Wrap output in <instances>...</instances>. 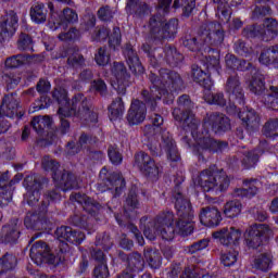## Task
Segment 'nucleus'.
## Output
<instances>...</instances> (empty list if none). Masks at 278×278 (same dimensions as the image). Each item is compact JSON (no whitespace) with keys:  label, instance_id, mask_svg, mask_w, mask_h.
<instances>
[{"label":"nucleus","instance_id":"obj_1","mask_svg":"<svg viewBox=\"0 0 278 278\" xmlns=\"http://www.w3.org/2000/svg\"><path fill=\"white\" fill-rule=\"evenodd\" d=\"M225 90L229 97V105L227 106V113L232 116H237L242 121L248 131H257L260 129L261 117L255 110L245 108L240 111V108H244L247 103V97L244 96V88L240 81V76L236 73L227 78Z\"/></svg>","mask_w":278,"mask_h":278},{"label":"nucleus","instance_id":"obj_2","mask_svg":"<svg viewBox=\"0 0 278 278\" xmlns=\"http://www.w3.org/2000/svg\"><path fill=\"white\" fill-rule=\"evenodd\" d=\"M52 97L60 105L58 111L60 116H64V118L76 116L86 123H97L99 115L94 112L90 99L83 93H76L72 103L68 101V92L63 88L54 89Z\"/></svg>","mask_w":278,"mask_h":278},{"label":"nucleus","instance_id":"obj_3","mask_svg":"<svg viewBox=\"0 0 278 278\" xmlns=\"http://www.w3.org/2000/svg\"><path fill=\"white\" fill-rule=\"evenodd\" d=\"M170 5L173 0H157V13L168 14L170 12ZM154 15L150 18V35L153 40H170L177 36V29L179 28V21L172 18L168 22L164 16Z\"/></svg>","mask_w":278,"mask_h":278},{"label":"nucleus","instance_id":"obj_4","mask_svg":"<svg viewBox=\"0 0 278 278\" xmlns=\"http://www.w3.org/2000/svg\"><path fill=\"white\" fill-rule=\"evenodd\" d=\"M148 79L154 88H157L165 94H168V92H176V90H181V88H184V79H181V75L168 68H161L159 71V76L151 72Z\"/></svg>","mask_w":278,"mask_h":278},{"label":"nucleus","instance_id":"obj_5","mask_svg":"<svg viewBox=\"0 0 278 278\" xmlns=\"http://www.w3.org/2000/svg\"><path fill=\"white\" fill-rule=\"evenodd\" d=\"M198 182L204 192H212V190H227L229 188V177L225 170H218L216 166H211L199 174Z\"/></svg>","mask_w":278,"mask_h":278},{"label":"nucleus","instance_id":"obj_6","mask_svg":"<svg viewBox=\"0 0 278 278\" xmlns=\"http://www.w3.org/2000/svg\"><path fill=\"white\" fill-rule=\"evenodd\" d=\"M227 150H229L227 141L216 140L207 131L198 135L193 147L194 155H198L202 162H205V153H225Z\"/></svg>","mask_w":278,"mask_h":278},{"label":"nucleus","instance_id":"obj_7","mask_svg":"<svg viewBox=\"0 0 278 278\" xmlns=\"http://www.w3.org/2000/svg\"><path fill=\"white\" fill-rule=\"evenodd\" d=\"M199 40L208 47L218 49L225 42V29L216 22H206L199 28Z\"/></svg>","mask_w":278,"mask_h":278},{"label":"nucleus","instance_id":"obj_8","mask_svg":"<svg viewBox=\"0 0 278 278\" xmlns=\"http://www.w3.org/2000/svg\"><path fill=\"white\" fill-rule=\"evenodd\" d=\"M98 188L100 192L114 190L113 197H121V192L125 189V178L121 174H110L108 167H103L99 174Z\"/></svg>","mask_w":278,"mask_h":278},{"label":"nucleus","instance_id":"obj_9","mask_svg":"<svg viewBox=\"0 0 278 278\" xmlns=\"http://www.w3.org/2000/svg\"><path fill=\"white\" fill-rule=\"evenodd\" d=\"M181 181H184L181 177L178 181L175 180V187L173 190L177 217L194 218V210H192V203L190 202V199H188V197H186L181 191Z\"/></svg>","mask_w":278,"mask_h":278},{"label":"nucleus","instance_id":"obj_10","mask_svg":"<svg viewBox=\"0 0 278 278\" xmlns=\"http://www.w3.org/2000/svg\"><path fill=\"white\" fill-rule=\"evenodd\" d=\"M204 127H210L213 134L218 136L227 134L231 129V122L227 115L219 112L207 113L203 118Z\"/></svg>","mask_w":278,"mask_h":278},{"label":"nucleus","instance_id":"obj_11","mask_svg":"<svg viewBox=\"0 0 278 278\" xmlns=\"http://www.w3.org/2000/svg\"><path fill=\"white\" fill-rule=\"evenodd\" d=\"M270 233V228L266 224H256L250 227L244 235V242L248 249L257 250L264 244V236Z\"/></svg>","mask_w":278,"mask_h":278},{"label":"nucleus","instance_id":"obj_12","mask_svg":"<svg viewBox=\"0 0 278 278\" xmlns=\"http://www.w3.org/2000/svg\"><path fill=\"white\" fill-rule=\"evenodd\" d=\"M23 184L27 190L25 194L26 202L28 205H35L40 201V190H42L45 178L39 175H29L25 177Z\"/></svg>","mask_w":278,"mask_h":278},{"label":"nucleus","instance_id":"obj_13","mask_svg":"<svg viewBox=\"0 0 278 278\" xmlns=\"http://www.w3.org/2000/svg\"><path fill=\"white\" fill-rule=\"evenodd\" d=\"M111 73L116 79L113 88L116 90L117 94L125 97V94H127V88H129L131 84V76L127 72V67L121 62H114Z\"/></svg>","mask_w":278,"mask_h":278},{"label":"nucleus","instance_id":"obj_14","mask_svg":"<svg viewBox=\"0 0 278 278\" xmlns=\"http://www.w3.org/2000/svg\"><path fill=\"white\" fill-rule=\"evenodd\" d=\"M134 166H137L142 175L150 177L151 179H155L160 175V168L147 152L140 151L135 154Z\"/></svg>","mask_w":278,"mask_h":278},{"label":"nucleus","instance_id":"obj_15","mask_svg":"<svg viewBox=\"0 0 278 278\" xmlns=\"http://www.w3.org/2000/svg\"><path fill=\"white\" fill-rule=\"evenodd\" d=\"M72 203H78L81 205L83 210L90 214V216H97L101 210H103V205L97 200L86 195V193H72L70 197Z\"/></svg>","mask_w":278,"mask_h":278},{"label":"nucleus","instance_id":"obj_16","mask_svg":"<svg viewBox=\"0 0 278 278\" xmlns=\"http://www.w3.org/2000/svg\"><path fill=\"white\" fill-rule=\"evenodd\" d=\"M30 260L37 266H42L49 262H53V254L49 252V245L45 241H37L30 248Z\"/></svg>","mask_w":278,"mask_h":278},{"label":"nucleus","instance_id":"obj_17","mask_svg":"<svg viewBox=\"0 0 278 278\" xmlns=\"http://www.w3.org/2000/svg\"><path fill=\"white\" fill-rule=\"evenodd\" d=\"M20 108L21 102L18 101V98H16V94H7L0 105V115L7 116L8 118H21L23 114H21Z\"/></svg>","mask_w":278,"mask_h":278},{"label":"nucleus","instance_id":"obj_18","mask_svg":"<svg viewBox=\"0 0 278 278\" xmlns=\"http://www.w3.org/2000/svg\"><path fill=\"white\" fill-rule=\"evenodd\" d=\"M213 238L218 240L224 247H231L232 244H238V242H240L242 230L236 227L222 228L213 232Z\"/></svg>","mask_w":278,"mask_h":278},{"label":"nucleus","instance_id":"obj_19","mask_svg":"<svg viewBox=\"0 0 278 278\" xmlns=\"http://www.w3.org/2000/svg\"><path fill=\"white\" fill-rule=\"evenodd\" d=\"M129 125H140L147 118V104L140 100H132L127 113Z\"/></svg>","mask_w":278,"mask_h":278},{"label":"nucleus","instance_id":"obj_20","mask_svg":"<svg viewBox=\"0 0 278 278\" xmlns=\"http://www.w3.org/2000/svg\"><path fill=\"white\" fill-rule=\"evenodd\" d=\"M264 147H266V142L261 143L257 149L252 151L239 150L238 157L241 159L242 166L244 168H253L260 162V157L264 155Z\"/></svg>","mask_w":278,"mask_h":278},{"label":"nucleus","instance_id":"obj_21","mask_svg":"<svg viewBox=\"0 0 278 278\" xmlns=\"http://www.w3.org/2000/svg\"><path fill=\"white\" fill-rule=\"evenodd\" d=\"M58 240H66L71 244L79 245L86 240V235L79 230H75L68 226H61L55 230Z\"/></svg>","mask_w":278,"mask_h":278},{"label":"nucleus","instance_id":"obj_22","mask_svg":"<svg viewBox=\"0 0 278 278\" xmlns=\"http://www.w3.org/2000/svg\"><path fill=\"white\" fill-rule=\"evenodd\" d=\"M251 78L247 81L248 90L255 94L256 97H262L266 92V78L263 76L262 72L251 68Z\"/></svg>","mask_w":278,"mask_h":278},{"label":"nucleus","instance_id":"obj_23","mask_svg":"<svg viewBox=\"0 0 278 278\" xmlns=\"http://www.w3.org/2000/svg\"><path fill=\"white\" fill-rule=\"evenodd\" d=\"M123 53L131 73L135 75H142V73H144V67L142 66V63H140V58H138V53L134 50V46H131V43H126Z\"/></svg>","mask_w":278,"mask_h":278},{"label":"nucleus","instance_id":"obj_24","mask_svg":"<svg viewBox=\"0 0 278 278\" xmlns=\"http://www.w3.org/2000/svg\"><path fill=\"white\" fill-rule=\"evenodd\" d=\"M166 218L167 223H170L172 215H162L159 214L154 219L147 223L143 228V235L148 240H155L160 236V228L162 227V220Z\"/></svg>","mask_w":278,"mask_h":278},{"label":"nucleus","instance_id":"obj_25","mask_svg":"<svg viewBox=\"0 0 278 278\" xmlns=\"http://www.w3.org/2000/svg\"><path fill=\"white\" fill-rule=\"evenodd\" d=\"M220 220H223V217L216 207L207 206L201 208L200 223L205 227H218Z\"/></svg>","mask_w":278,"mask_h":278},{"label":"nucleus","instance_id":"obj_26","mask_svg":"<svg viewBox=\"0 0 278 278\" xmlns=\"http://www.w3.org/2000/svg\"><path fill=\"white\" fill-rule=\"evenodd\" d=\"M162 94H165L159 88H155L153 84L150 86V90L143 89L141 91V98L144 101V105H149L151 112L157 110V102L162 99Z\"/></svg>","mask_w":278,"mask_h":278},{"label":"nucleus","instance_id":"obj_27","mask_svg":"<svg viewBox=\"0 0 278 278\" xmlns=\"http://www.w3.org/2000/svg\"><path fill=\"white\" fill-rule=\"evenodd\" d=\"M168 214L172 215V219L169 222L166 218L161 219V227H159V236L163 240H173L175 238V227L173 226L175 214L168 211L161 213V216H168Z\"/></svg>","mask_w":278,"mask_h":278},{"label":"nucleus","instance_id":"obj_28","mask_svg":"<svg viewBox=\"0 0 278 278\" xmlns=\"http://www.w3.org/2000/svg\"><path fill=\"white\" fill-rule=\"evenodd\" d=\"M178 108L174 109L173 116L175 121H181L184 118V114L192 112L194 108V103L190 100V96L182 94L178 98Z\"/></svg>","mask_w":278,"mask_h":278},{"label":"nucleus","instance_id":"obj_29","mask_svg":"<svg viewBox=\"0 0 278 278\" xmlns=\"http://www.w3.org/2000/svg\"><path fill=\"white\" fill-rule=\"evenodd\" d=\"M152 113L150 114V121L152 125H146L143 127V135L144 136H155L162 131V126L164 125V117L160 115L156 111H151Z\"/></svg>","mask_w":278,"mask_h":278},{"label":"nucleus","instance_id":"obj_30","mask_svg":"<svg viewBox=\"0 0 278 278\" xmlns=\"http://www.w3.org/2000/svg\"><path fill=\"white\" fill-rule=\"evenodd\" d=\"M278 36V23L277 20L267 17L263 22L262 26V40L270 42Z\"/></svg>","mask_w":278,"mask_h":278},{"label":"nucleus","instance_id":"obj_31","mask_svg":"<svg viewBox=\"0 0 278 278\" xmlns=\"http://www.w3.org/2000/svg\"><path fill=\"white\" fill-rule=\"evenodd\" d=\"M18 236H21V231L18 230V225L11 224L2 227L0 233V242L2 244H14L16 240H18Z\"/></svg>","mask_w":278,"mask_h":278},{"label":"nucleus","instance_id":"obj_32","mask_svg":"<svg viewBox=\"0 0 278 278\" xmlns=\"http://www.w3.org/2000/svg\"><path fill=\"white\" fill-rule=\"evenodd\" d=\"M79 21V16L77 15V12L71 8H65L63 10V16L56 18V22H53V31L58 29L59 27H63V29H66L68 27V24L77 23Z\"/></svg>","mask_w":278,"mask_h":278},{"label":"nucleus","instance_id":"obj_33","mask_svg":"<svg viewBox=\"0 0 278 278\" xmlns=\"http://www.w3.org/2000/svg\"><path fill=\"white\" fill-rule=\"evenodd\" d=\"M191 77L195 84H199V86H202L205 90H210L214 83H212V79L207 77V73H205L201 66L193 64L191 65Z\"/></svg>","mask_w":278,"mask_h":278},{"label":"nucleus","instance_id":"obj_34","mask_svg":"<svg viewBox=\"0 0 278 278\" xmlns=\"http://www.w3.org/2000/svg\"><path fill=\"white\" fill-rule=\"evenodd\" d=\"M59 186L61 190H63V192H66L67 190H75V188H79V184L77 182V176H75V174L71 172H61L59 178Z\"/></svg>","mask_w":278,"mask_h":278},{"label":"nucleus","instance_id":"obj_35","mask_svg":"<svg viewBox=\"0 0 278 278\" xmlns=\"http://www.w3.org/2000/svg\"><path fill=\"white\" fill-rule=\"evenodd\" d=\"M225 62L227 68L230 71H251L253 68V64L245 60H239L233 54H226Z\"/></svg>","mask_w":278,"mask_h":278},{"label":"nucleus","instance_id":"obj_36","mask_svg":"<svg viewBox=\"0 0 278 278\" xmlns=\"http://www.w3.org/2000/svg\"><path fill=\"white\" fill-rule=\"evenodd\" d=\"M163 51L165 53V62H167L169 66H179V64L184 62V54L177 51L175 46L165 45Z\"/></svg>","mask_w":278,"mask_h":278},{"label":"nucleus","instance_id":"obj_37","mask_svg":"<svg viewBox=\"0 0 278 278\" xmlns=\"http://www.w3.org/2000/svg\"><path fill=\"white\" fill-rule=\"evenodd\" d=\"M257 179H244L243 180V186L244 188L242 189H237L235 191L236 197H247L248 199H251L253 197H255V194H257Z\"/></svg>","mask_w":278,"mask_h":278},{"label":"nucleus","instance_id":"obj_38","mask_svg":"<svg viewBox=\"0 0 278 278\" xmlns=\"http://www.w3.org/2000/svg\"><path fill=\"white\" fill-rule=\"evenodd\" d=\"M127 14L135 16H144L149 12V4L143 0H128L126 4Z\"/></svg>","mask_w":278,"mask_h":278},{"label":"nucleus","instance_id":"obj_39","mask_svg":"<svg viewBox=\"0 0 278 278\" xmlns=\"http://www.w3.org/2000/svg\"><path fill=\"white\" fill-rule=\"evenodd\" d=\"M213 3L215 5L216 16L223 23H229L231 18V7H229L227 0H213Z\"/></svg>","mask_w":278,"mask_h":278},{"label":"nucleus","instance_id":"obj_40","mask_svg":"<svg viewBox=\"0 0 278 278\" xmlns=\"http://www.w3.org/2000/svg\"><path fill=\"white\" fill-rule=\"evenodd\" d=\"M176 121H178V123H181L182 129H185V131H197L199 129V126L201 125V121L197 118L192 111L189 113H182L181 119Z\"/></svg>","mask_w":278,"mask_h":278},{"label":"nucleus","instance_id":"obj_41","mask_svg":"<svg viewBox=\"0 0 278 278\" xmlns=\"http://www.w3.org/2000/svg\"><path fill=\"white\" fill-rule=\"evenodd\" d=\"M62 199V194H60V188H54L46 191L43 193V200L41 202V206L39 207V214H47V207L55 201H60Z\"/></svg>","mask_w":278,"mask_h":278},{"label":"nucleus","instance_id":"obj_42","mask_svg":"<svg viewBox=\"0 0 278 278\" xmlns=\"http://www.w3.org/2000/svg\"><path fill=\"white\" fill-rule=\"evenodd\" d=\"M130 273H140L144 269V258L139 252L128 254L127 267Z\"/></svg>","mask_w":278,"mask_h":278},{"label":"nucleus","instance_id":"obj_43","mask_svg":"<svg viewBox=\"0 0 278 278\" xmlns=\"http://www.w3.org/2000/svg\"><path fill=\"white\" fill-rule=\"evenodd\" d=\"M125 113V102L123 98H115L109 106V118L110 121H118Z\"/></svg>","mask_w":278,"mask_h":278},{"label":"nucleus","instance_id":"obj_44","mask_svg":"<svg viewBox=\"0 0 278 278\" xmlns=\"http://www.w3.org/2000/svg\"><path fill=\"white\" fill-rule=\"evenodd\" d=\"M254 268L266 273L273 268V255L270 253H262L254 258Z\"/></svg>","mask_w":278,"mask_h":278},{"label":"nucleus","instance_id":"obj_45","mask_svg":"<svg viewBox=\"0 0 278 278\" xmlns=\"http://www.w3.org/2000/svg\"><path fill=\"white\" fill-rule=\"evenodd\" d=\"M143 257L150 268L157 269L162 266V254L155 249L148 248L143 252Z\"/></svg>","mask_w":278,"mask_h":278},{"label":"nucleus","instance_id":"obj_46","mask_svg":"<svg viewBox=\"0 0 278 278\" xmlns=\"http://www.w3.org/2000/svg\"><path fill=\"white\" fill-rule=\"evenodd\" d=\"M30 18L37 24L47 22V8L45 3L37 2L30 8Z\"/></svg>","mask_w":278,"mask_h":278},{"label":"nucleus","instance_id":"obj_47","mask_svg":"<svg viewBox=\"0 0 278 278\" xmlns=\"http://www.w3.org/2000/svg\"><path fill=\"white\" fill-rule=\"evenodd\" d=\"M17 264L18 260L14 254L5 253L0 258V275H3V273H9V270H14Z\"/></svg>","mask_w":278,"mask_h":278},{"label":"nucleus","instance_id":"obj_48","mask_svg":"<svg viewBox=\"0 0 278 278\" xmlns=\"http://www.w3.org/2000/svg\"><path fill=\"white\" fill-rule=\"evenodd\" d=\"M42 168L52 173V179L54 181L60 180V163L49 156H45L41 162Z\"/></svg>","mask_w":278,"mask_h":278},{"label":"nucleus","instance_id":"obj_49","mask_svg":"<svg viewBox=\"0 0 278 278\" xmlns=\"http://www.w3.org/2000/svg\"><path fill=\"white\" fill-rule=\"evenodd\" d=\"M30 125L33 129L36 131V134L42 136V134H45V129H49V127H51V117L36 116L30 122Z\"/></svg>","mask_w":278,"mask_h":278},{"label":"nucleus","instance_id":"obj_50","mask_svg":"<svg viewBox=\"0 0 278 278\" xmlns=\"http://www.w3.org/2000/svg\"><path fill=\"white\" fill-rule=\"evenodd\" d=\"M194 217L178 218L176 229L180 236H190L194 231L192 220Z\"/></svg>","mask_w":278,"mask_h":278},{"label":"nucleus","instance_id":"obj_51","mask_svg":"<svg viewBox=\"0 0 278 278\" xmlns=\"http://www.w3.org/2000/svg\"><path fill=\"white\" fill-rule=\"evenodd\" d=\"M241 212L242 203L240 200H231L224 206V214L227 216V218H236V216H240Z\"/></svg>","mask_w":278,"mask_h":278},{"label":"nucleus","instance_id":"obj_52","mask_svg":"<svg viewBox=\"0 0 278 278\" xmlns=\"http://www.w3.org/2000/svg\"><path fill=\"white\" fill-rule=\"evenodd\" d=\"M266 16H273V9L270 5L254 4L251 13L252 21H264Z\"/></svg>","mask_w":278,"mask_h":278},{"label":"nucleus","instance_id":"obj_53","mask_svg":"<svg viewBox=\"0 0 278 278\" xmlns=\"http://www.w3.org/2000/svg\"><path fill=\"white\" fill-rule=\"evenodd\" d=\"M18 24H5L0 22V45H3L5 40H10L16 34Z\"/></svg>","mask_w":278,"mask_h":278},{"label":"nucleus","instance_id":"obj_54","mask_svg":"<svg viewBox=\"0 0 278 278\" xmlns=\"http://www.w3.org/2000/svg\"><path fill=\"white\" fill-rule=\"evenodd\" d=\"M182 45L186 47V49H189V51H199L201 49V46L204 45L201 40H199V30H198V36H192L190 34L185 35L182 37Z\"/></svg>","mask_w":278,"mask_h":278},{"label":"nucleus","instance_id":"obj_55","mask_svg":"<svg viewBox=\"0 0 278 278\" xmlns=\"http://www.w3.org/2000/svg\"><path fill=\"white\" fill-rule=\"evenodd\" d=\"M125 210H138L140 207V201H138V187H131L126 198Z\"/></svg>","mask_w":278,"mask_h":278},{"label":"nucleus","instance_id":"obj_56","mask_svg":"<svg viewBox=\"0 0 278 278\" xmlns=\"http://www.w3.org/2000/svg\"><path fill=\"white\" fill-rule=\"evenodd\" d=\"M263 136H266V138H278V118H271L267 121L263 126Z\"/></svg>","mask_w":278,"mask_h":278},{"label":"nucleus","instance_id":"obj_57","mask_svg":"<svg viewBox=\"0 0 278 278\" xmlns=\"http://www.w3.org/2000/svg\"><path fill=\"white\" fill-rule=\"evenodd\" d=\"M204 101L210 105H218L219 108H225V105H227V99L225 98L224 92L205 93Z\"/></svg>","mask_w":278,"mask_h":278},{"label":"nucleus","instance_id":"obj_58","mask_svg":"<svg viewBox=\"0 0 278 278\" xmlns=\"http://www.w3.org/2000/svg\"><path fill=\"white\" fill-rule=\"evenodd\" d=\"M157 135L146 136L148 141L146 142L147 149L150 151L152 157H160L162 155V144L157 142Z\"/></svg>","mask_w":278,"mask_h":278},{"label":"nucleus","instance_id":"obj_59","mask_svg":"<svg viewBox=\"0 0 278 278\" xmlns=\"http://www.w3.org/2000/svg\"><path fill=\"white\" fill-rule=\"evenodd\" d=\"M208 53H216L215 56H206V68L207 71H214L220 73V60H218V49L208 48Z\"/></svg>","mask_w":278,"mask_h":278},{"label":"nucleus","instance_id":"obj_60","mask_svg":"<svg viewBox=\"0 0 278 278\" xmlns=\"http://www.w3.org/2000/svg\"><path fill=\"white\" fill-rule=\"evenodd\" d=\"M17 49L20 51H34V39L25 33H21L17 39Z\"/></svg>","mask_w":278,"mask_h":278},{"label":"nucleus","instance_id":"obj_61","mask_svg":"<svg viewBox=\"0 0 278 278\" xmlns=\"http://www.w3.org/2000/svg\"><path fill=\"white\" fill-rule=\"evenodd\" d=\"M40 214L38 213H27L24 218V225L27 229H40L41 225Z\"/></svg>","mask_w":278,"mask_h":278},{"label":"nucleus","instance_id":"obj_62","mask_svg":"<svg viewBox=\"0 0 278 278\" xmlns=\"http://www.w3.org/2000/svg\"><path fill=\"white\" fill-rule=\"evenodd\" d=\"M71 225L74 227H79L80 229H90V223L88 222V216L81 215L79 213H75L73 216L70 217Z\"/></svg>","mask_w":278,"mask_h":278},{"label":"nucleus","instance_id":"obj_63","mask_svg":"<svg viewBox=\"0 0 278 278\" xmlns=\"http://www.w3.org/2000/svg\"><path fill=\"white\" fill-rule=\"evenodd\" d=\"M2 79L5 84L7 90H14V88L21 84V76L14 73L3 74Z\"/></svg>","mask_w":278,"mask_h":278},{"label":"nucleus","instance_id":"obj_64","mask_svg":"<svg viewBox=\"0 0 278 278\" xmlns=\"http://www.w3.org/2000/svg\"><path fill=\"white\" fill-rule=\"evenodd\" d=\"M244 38H261L262 40V25L253 24L249 25L242 30Z\"/></svg>","mask_w":278,"mask_h":278}]
</instances>
